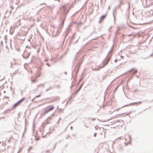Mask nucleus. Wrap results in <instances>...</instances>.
Wrapping results in <instances>:
<instances>
[{
    "instance_id": "1",
    "label": "nucleus",
    "mask_w": 153,
    "mask_h": 153,
    "mask_svg": "<svg viewBox=\"0 0 153 153\" xmlns=\"http://www.w3.org/2000/svg\"><path fill=\"white\" fill-rule=\"evenodd\" d=\"M113 43L112 46H111L110 51L108 53V55L106 56L104 61L102 62V63L103 65V66L101 67L100 65H99V68H95L94 69H92L93 70L98 71L100 69V68L103 67L105 65L107 64L108 62H109V61L111 59V57L112 52L111 51L113 49V48L114 46V44L115 43L114 39L113 40Z\"/></svg>"
},
{
    "instance_id": "2",
    "label": "nucleus",
    "mask_w": 153,
    "mask_h": 153,
    "mask_svg": "<svg viewBox=\"0 0 153 153\" xmlns=\"http://www.w3.org/2000/svg\"><path fill=\"white\" fill-rule=\"evenodd\" d=\"M60 9H62L63 12L62 14V17L63 18V19H62V17L61 18V19H62V21L61 22L60 25V28H62L65 21L66 15L69 12L70 9L67 10V7L66 6V5H64L60 7Z\"/></svg>"
},
{
    "instance_id": "3",
    "label": "nucleus",
    "mask_w": 153,
    "mask_h": 153,
    "mask_svg": "<svg viewBox=\"0 0 153 153\" xmlns=\"http://www.w3.org/2000/svg\"><path fill=\"white\" fill-rule=\"evenodd\" d=\"M83 61V56H82L78 60L77 62L75 67V68L74 70L72 71L71 73V75L73 77V74L76 75V76L78 70L81 64L82 63Z\"/></svg>"
},
{
    "instance_id": "4",
    "label": "nucleus",
    "mask_w": 153,
    "mask_h": 153,
    "mask_svg": "<svg viewBox=\"0 0 153 153\" xmlns=\"http://www.w3.org/2000/svg\"><path fill=\"white\" fill-rule=\"evenodd\" d=\"M25 97H23L21 100L18 101L13 106L12 109L16 108L22 102H23L25 100Z\"/></svg>"
},
{
    "instance_id": "5",
    "label": "nucleus",
    "mask_w": 153,
    "mask_h": 153,
    "mask_svg": "<svg viewBox=\"0 0 153 153\" xmlns=\"http://www.w3.org/2000/svg\"><path fill=\"white\" fill-rule=\"evenodd\" d=\"M118 1L120 2L119 4L118 5H117V6H116V7H115L114 8V10L113 12V16L114 17V11H116L117 9V8H120L122 4H123V3L122 1H121L120 0L119 1V0H118Z\"/></svg>"
},
{
    "instance_id": "6",
    "label": "nucleus",
    "mask_w": 153,
    "mask_h": 153,
    "mask_svg": "<svg viewBox=\"0 0 153 153\" xmlns=\"http://www.w3.org/2000/svg\"><path fill=\"white\" fill-rule=\"evenodd\" d=\"M54 106H52L51 107H49L48 108L47 110H45V111L42 114H41V116H42V115H44L46 113H48L49 111H51V110L53 109L54 108Z\"/></svg>"
},
{
    "instance_id": "7",
    "label": "nucleus",
    "mask_w": 153,
    "mask_h": 153,
    "mask_svg": "<svg viewBox=\"0 0 153 153\" xmlns=\"http://www.w3.org/2000/svg\"><path fill=\"white\" fill-rule=\"evenodd\" d=\"M107 14L106 13L105 14L102 16L100 18V21L99 22V23H100L101 21L103 20L106 17Z\"/></svg>"
},
{
    "instance_id": "8",
    "label": "nucleus",
    "mask_w": 153,
    "mask_h": 153,
    "mask_svg": "<svg viewBox=\"0 0 153 153\" xmlns=\"http://www.w3.org/2000/svg\"><path fill=\"white\" fill-rule=\"evenodd\" d=\"M141 102H142L141 101H140V102H135L131 103H130L129 104L126 105L125 106H123V107H124V106H129V105H134L135 104H141Z\"/></svg>"
},
{
    "instance_id": "9",
    "label": "nucleus",
    "mask_w": 153,
    "mask_h": 153,
    "mask_svg": "<svg viewBox=\"0 0 153 153\" xmlns=\"http://www.w3.org/2000/svg\"><path fill=\"white\" fill-rule=\"evenodd\" d=\"M128 71L131 72L132 74L133 75H134L136 73H137V70H134V69L133 68L129 70Z\"/></svg>"
},
{
    "instance_id": "10",
    "label": "nucleus",
    "mask_w": 153,
    "mask_h": 153,
    "mask_svg": "<svg viewBox=\"0 0 153 153\" xmlns=\"http://www.w3.org/2000/svg\"><path fill=\"white\" fill-rule=\"evenodd\" d=\"M82 85H81L79 86V88H78V89L75 92V94H76L78 93V92L80 90V89L82 86Z\"/></svg>"
},
{
    "instance_id": "11",
    "label": "nucleus",
    "mask_w": 153,
    "mask_h": 153,
    "mask_svg": "<svg viewBox=\"0 0 153 153\" xmlns=\"http://www.w3.org/2000/svg\"><path fill=\"white\" fill-rule=\"evenodd\" d=\"M79 56L78 54V52L75 55V57L74 59V60H76L77 59V58Z\"/></svg>"
},
{
    "instance_id": "12",
    "label": "nucleus",
    "mask_w": 153,
    "mask_h": 153,
    "mask_svg": "<svg viewBox=\"0 0 153 153\" xmlns=\"http://www.w3.org/2000/svg\"><path fill=\"white\" fill-rule=\"evenodd\" d=\"M30 55V54H29L28 55L26 56H23V58L25 59H27L28 58Z\"/></svg>"
},
{
    "instance_id": "13",
    "label": "nucleus",
    "mask_w": 153,
    "mask_h": 153,
    "mask_svg": "<svg viewBox=\"0 0 153 153\" xmlns=\"http://www.w3.org/2000/svg\"><path fill=\"white\" fill-rule=\"evenodd\" d=\"M31 81L32 82H35L36 81V79H32V77H31Z\"/></svg>"
},
{
    "instance_id": "14",
    "label": "nucleus",
    "mask_w": 153,
    "mask_h": 153,
    "mask_svg": "<svg viewBox=\"0 0 153 153\" xmlns=\"http://www.w3.org/2000/svg\"><path fill=\"white\" fill-rule=\"evenodd\" d=\"M51 119V116H49L46 119V120H48V121L50 120Z\"/></svg>"
},
{
    "instance_id": "15",
    "label": "nucleus",
    "mask_w": 153,
    "mask_h": 153,
    "mask_svg": "<svg viewBox=\"0 0 153 153\" xmlns=\"http://www.w3.org/2000/svg\"><path fill=\"white\" fill-rule=\"evenodd\" d=\"M118 149L119 150L122 151L123 149V147H122L120 146L119 148Z\"/></svg>"
},
{
    "instance_id": "16",
    "label": "nucleus",
    "mask_w": 153,
    "mask_h": 153,
    "mask_svg": "<svg viewBox=\"0 0 153 153\" xmlns=\"http://www.w3.org/2000/svg\"><path fill=\"white\" fill-rule=\"evenodd\" d=\"M45 123L46 124H48L49 123V121L48 120H45Z\"/></svg>"
},
{
    "instance_id": "17",
    "label": "nucleus",
    "mask_w": 153,
    "mask_h": 153,
    "mask_svg": "<svg viewBox=\"0 0 153 153\" xmlns=\"http://www.w3.org/2000/svg\"><path fill=\"white\" fill-rule=\"evenodd\" d=\"M44 86V84H40L37 87L38 88L39 87H40L41 86Z\"/></svg>"
},
{
    "instance_id": "18",
    "label": "nucleus",
    "mask_w": 153,
    "mask_h": 153,
    "mask_svg": "<svg viewBox=\"0 0 153 153\" xmlns=\"http://www.w3.org/2000/svg\"><path fill=\"white\" fill-rule=\"evenodd\" d=\"M145 101L147 102H152L153 101V99L151 100V101H148V100H147V101Z\"/></svg>"
},
{
    "instance_id": "19",
    "label": "nucleus",
    "mask_w": 153,
    "mask_h": 153,
    "mask_svg": "<svg viewBox=\"0 0 153 153\" xmlns=\"http://www.w3.org/2000/svg\"><path fill=\"white\" fill-rule=\"evenodd\" d=\"M74 35H73L72 36V38H71V41H72V40L73 39H74Z\"/></svg>"
},
{
    "instance_id": "20",
    "label": "nucleus",
    "mask_w": 153,
    "mask_h": 153,
    "mask_svg": "<svg viewBox=\"0 0 153 153\" xmlns=\"http://www.w3.org/2000/svg\"><path fill=\"white\" fill-rule=\"evenodd\" d=\"M41 94H39V95H37V96H36L35 97V98H37V97H40V96H41Z\"/></svg>"
},
{
    "instance_id": "21",
    "label": "nucleus",
    "mask_w": 153,
    "mask_h": 153,
    "mask_svg": "<svg viewBox=\"0 0 153 153\" xmlns=\"http://www.w3.org/2000/svg\"><path fill=\"white\" fill-rule=\"evenodd\" d=\"M52 88H51V87L50 88H47V89H46V91H48V90H49L51 89Z\"/></svg>"
},
{
    "instance_id": "22",
    "label": "nucleus",
    "mask_w": 153,
    "mask_h": 153,
    "mask_svg": "<svg viewBox=\"0 0 153 153\" xmlns=\"http://www.w3.org/2000/svg\"><path fill=\"white\" fill-rule=\"evenodd\" d=\"M54 115V113H53L51 114V115H50V116H51V117H53Z\"/></svg>"
},
{
    "instance_id": "23",
    "label": "nucleus",
    "mask_w": 153,
    "mask_h": 153,
    "mask_svg": "<svg viewBox=\"0 0 153 153\" xmlns=\"http://www.w3.org/2000/svg\"><path fill=\"white\" fill-rule=\"evenodd\" d=\"M68 34V32H66V35L65 36V38L64 39V40H65L66 37L67 36Z\"/></svg>"
},
{
    "instance_id": "24",
    "label": "nucleus",
    "mask_w": 153,
    "mask_h": 153,
    "mask_svg": "<svg viewBox=\"0 0 153 153\" xmlns=\"http://www.w3.org/2000/svg\"><path fill=\"white\" fill-rule=\"evenodd\" d=\"M128 10H129V9H130V4L129 2H128Z\"/></svg>"
},
{
    "instance_id": "25",
    "label": "nucleus",
    "mask_w": 153,
    "mask_h": 153,
    "mask_svg": "<svg viewBox=\"0 0 153 153\" xmlns=\"http://www.w3.org/2000/svg\"><path fill=\"white\" fill-rule=\"evenodd\" d=\"M32 146H30L29 147V149L28 150V151H29V150H30L32 149Z\"/></svg>"
},
{
    "instance_id": "26",
    "label": "nucleus",
    "mask_w": 153,
    "mask_h": 153,
    "mask_svg": "<svg viewBox=\"0 0 153 153\" xmlns=\"http://www.w3.org/2000/svg\"><path fill=\"white\" fill-rule=\"evenodd\" d=\"M131 143V141H129L128 142H127V143H126V145H128V144H129V143Z\"/></svg>"
},
{
    "instance_id": "27",
    "label": "nucleus",
    "mask_w": 153,
    "mask_h": 153,
    "mask_svg": "<svg viewBox=\"0 0 153 153\" xmlns=\"http://www.w3.org/2000/svg\"><path fill=\"white\" fill-rule=\"evenodd\" d=\"M46 65H47L49 67L50 66V65L48 63H46Z\"/></svg>"
},
{
    "instance_id": "28",
    "label": "nucleus",
    "mask_w": 153,
    "mask_h": 153,
    "mask_svg": "<svg viewBox=\"0 0 153 153\" xmlns=\"http://www.w3.org/2000/svg\"><path fill=\"white\" fill-rule=\"evenodd\" d=\"M9 110V109H7V110H6L5 111H4V113H7V111Z\"/></svg>"
},
{
    "instance_id": "29",
    "label": "nucleus",
    "mask_w": 153,
    "mask_h": 153,
    "mask_svg": "<svg viewBox=\"0 0 153 153\" xmlns=\"http://www.w3.org/2000/svg\"><path fill=\"white\" fill-rule=\"evenodd\" d=\"M96 135H97V133H95L94 134V137H96Z\"/></svg>"
},
{
    "instance_id": "30",
    "label": "nucleus",
    "mask_w": 153,
    "mask_h": 153,
    "mask_svg": "<svg viewBox=\"0 0 153 153\" xmlns=\"http://www.w3.org/2000/svg\"><path fill=\"white\" fill-rule=\"evenodd\" d=\"M56 88H60V86L59 85H56Z\"/></svg>"
},
{
    "instance_id": "31",
    "label": "nucleus",
    "mask_w": 153,
    "mask_h": 153,
    "mask_svg": "<svg viewBox=\"0 0 153 153\" xmlns=\"http://www.w3.org/2000/svg\"><path fill=\"white\" fill-rule=\"evenodd\" d=\"M102 0H100V2H101L100 6H102Z\"/></svg>"
},
{
    "instance_id": "32",
    "label": "nucleus",
    "mask_w": 153,
    "mask_h": 153,
    "mask_svg": "<svg viewBox=\"0 0 153 153\" xmlns=\"http://www.w3.org/2000/svg\"><path fill=\"white\" fill-rule=\"evenodd\" d=\"M129 139H130V140L129 141H131V136L130 135L129 136Z\"/></svg>"
},
{
    "instance_id": "33",
    "label": "nucleus",
    "mask_w": 153,
    "mask_h": 153,
    "mask_svg": "<svg viewBox=\"0 0 153 153\" xmlns=\"http://www.w3.org/2000/svg\"><path fill=\"white\" fill-rule=\"evenodd\" d=\"M60 119H60V118H59V119L58 120V121L57 122V123H59V121H60Z\"/></svg>"
},
{
    "instance_id": "34",
    "label": "nucleus",
    "mask_w": 153,
    "mask_h": 153,
    "mask_svg": "<svg viewBox=\"0 0 153 153\" xmlns=\"http://www.w3.org/2000/svg\"><path fill=\"white\" fill-rule=\"evenodd\" d=\"M118 59H116L114 60V61L115 62H117V61H118Z\"/></svg>"
},
{
    "instance_id": "35",
    "label": "nucleus",
    "mask_w": 153,
    "mask_h": 153,
    "mask_svg": "<svg viewBox=\"0 0 153 153\" xmlns=\"http://www.w3.org/2000/svg\"><path fill=\"white\" fill-rule=\"evenodd\" d=\"M0 44L1 45H3V41H1L0 42Z\"/></svg>"
},
{
    "instance_id": "36",
    "label": "nucleus",
    "mask_w": 153,
    "mask_h": 153,
    "mask_svg": "<svg viewBox=\"0 0 153 153\" xmlns=\"http://www.w3.org/2000/svg\"><path fill=\"white\" fill-rule=\"evenodd\" d=\"M92 120L93 121H94V120H96V119H95V118H92Z\"/></svg>"
},
{
    "instance_id": "37",
    "label": "nucleus",
    "mask_w": 153,
    "mask_h": 153,
    "mask_svg": "<svg viewBox=\"0 0 153 153\" xmlns=\"http://www.w3.org/2000/svg\"><path fill=\"white\" fill-rule=\"evenodd\" d=\"M39 140V139L37 138H35V140Z\"/></svg>"
},
{
    "instance_id": "38",
    "label": "nucleus",
    "mask_w": 153,
    "mask_h": 153,
    "mask_svg": "<svg viewBox=\"0 0 153 153\" xmlns=\"http://www.w3.org/2000/svg\"><path fill=\"white\" fill-rule=\"evenodd\" d=\"M120 120H117L115 122L116 123H117V122H119Z\"/></svg>"
},
{
    "instance_id": "39",
    "label": "nucleus",
    "mask_w": 153,
    "mask_h": 153,
    "mask_svg": "<svg viewBox=\"0 0 153 153\" xmlns=\"http://www.w3.org/2000/svg\"><path fill=\"white\" fill-rule=\"evenodd\" d=\"M49 151V150H47L46 152V153H48Z\"/></svg>"
},
{
    "instance_id": "40",
    "label": "nucleus",
    "mask_w": 153,
    "mask_h": 153,
    "mask_svg": "<svg viewBox=\"0 0 153 153\" xmlns=\"http://www.w3.org/2000/svg\"><path fill=\"white\" fill-rule=\"evenodd\" d=\"M153 56V53H152V54H151V55H150L149 56Z\"/></svg>"
},
{
    "instance_id": "41",
    "label": "nucleus",
    "mask_w": 153,
    "mask_h": 153,
    "mask_svg": "<svg viewBox=\"0 0 153 153\" xmlns=\"http://www.w3.org/2000/svg\"><path fill=\"white\" fill-rule=\"evenodd\" d=\"M73 127H72V126H71V127L70 128H71V130H72V129H73Z\"/></svg>"
},
{
    "instance_id": "42",
    "label": "nucleus",
    "mask_w": 153,
    "mask_h": 153,
    "mask_svg": "<svg viewBox=\"0 0 153 153\" xmlns=\"http://www.w3.org/2000/svg\"><path fill=\"white\" fill-rule=\"evenodd\" d=\"M112 28L111 27H110L108 29V30H109L110 29H111Z\"/></svg>"
},
{
    "instance_id": "43",
    "label": "nucleus",
    "mask_w": 153,
    "mask_h": 153,
    "mask_svg": "<svg viewBox=\"0 0 153 153\" xmlns=\"http://www.w3.org/2000/svg\"><path fill=\"white\" fill-rule=\"evenodd\" d=\"M78 41V39H77V40L76 41V42H75V43H76Z\"/></svg>"
},
{
    "instance_id": "44",
    "label": "nucleus",
    "mask_w": 153,
    "mask_h": 153,
    "mask_svg": "<svg viewBox=\"0 0 153 153\" xmlns=\"http://www.w3.org/2000/svg\"><path fill=\"white\" fill-rule=\"evenodd\" d=\"M130 79H128V81H127V82H129V81H130Z\"/></svg>"
},
{
    "instance_id": "45",
    "label": "nucleus",
    "mask_w": 153,
    "mask_h": 153,
    "mask_svg": "<svg viewBox=\"0 0 153 153\" xmlns=\"http://www.w3.org/2000/svg\"><path fill=\"white\" fill-rule=\"evenodd\" d=\"M110 6H109V7H108V10H109L110 9Z\"/></svg>"
},
{
    "instance_id": "46",
    "label": "nucleus",
    "mask_w": 153,
    "mask_h": 153,
    "mask_svg": "<svg viewBox=\"0 0 153 153\" xmlns=\"http://www.w3.org/2000/svg\"><path fill=\"white\" fill-rule=\"evenodd\" d=\"M64 73L65 74H67V72H64Z\"/></svg>"
},
{
    "instance_id": "47",
    "label": "nucleus",
    "mask_w": 153,
    "mask_h": 153,
    "mask_svg": "<svg viewBox=\"0 0 153 153\" xmlns=\"http://www.w3.org/2000/svg\"><path fill=\"white\" fill-rule=\"evenodd\" d=\"M34 99H35V98H34V99H33L31 101H33L34 100Z\"/></svg>"
},
{
    "instance_id": "48",
    "label": "nucleus",
    "mask_w": 153,
    "mask_h": 153,
    "mask_svg": "<svg viewBox=\"0 0 153 153\" xmlns=\"http://www.w3.org/2000/svg\"><path fill=\"white\" fill-rule=\"evenodd\" d=\"M27 47L28 48H30L29 47H28V46H26V48H27Z\"/></svg>"
},
{
    "instance_id": "49",
    "label": "nucleus",
    "mask_w": 153,
    "mask_h": 153,
    "mask_svg": "<svg viewBox=\"0 0 153 153\" xmlns=\"http://www.w3.org/2000/svg\"><path fill=\"white\" fill-rule=\"evenodd\" d=\"M84 126L86 127V128H88V127L86 126L85 125Z\"/></svg>"
},
{
    "instance_id": "50",
    "label": "nucleus",
    "mask_w": 153,
    "mask_h": 153,
    "mask_svg": "<svg viewBox=\"0 0 153 153\" xmlns=\"http://www.w3.org/2000/svg\"><path fill=\"white\" fill-rule=\"evenodd\" d=\"M87 1H86L85 2V4H87Z\"/></svg>"
},
{
    "instance_id": "51",
    "label": "nucleus",
    "mask_w": 153,
    "mask_h": 153,
    "mask_svg": "<svg viewBox=\"0 0 153 153\" xmlns=\"http://www.w3.org/2000/svg\"><path fill=\"white\" fill-rule=\"evenodd\" d=\"M25 39V38H24V39H22V40H24Z\"/></svg>"
},
{
    "instance_id": "52",
    "label": "nucleus",
    "mask_w": 153,
    "mask_h": 153,
    "mask_svg": "<svg viewBox=\"0 0 153 153\" xmlns=\"http://www.w3.org/2000/svg\"><path fill=\"white\" fill-rule=\"evenodd\" d=\"M28 41H30V39H28Z\"/></svg>"
},
{
    "instance_id": "53",
    "label": "nucleus",
    "mask_w": 153,
    "mask_h": 153,
    "mask_svg": "<svg viewBox=\"0 0 153 153\" xmlns=\"http://www.w3.org/2000/svg\"><path fill=\"white\" fill-rule=\"evenodd\" d=\"M72 87V85H71V86L70 87V88L71 89V88Z\"/></svg>"
},
{
    "instance_id": "54",
    "label": "nucleus",
    "mask_w": 153,
    "mask_h": 153,
    "mask_svg": "<svg viewBox=\"0 0 153 153\" xmlns=\"http://www.w3.org/2000/svg\"><path fill=\"white\" fill-rule=\"evenodd\" d=\"M114 119L115 118V117H112Z\"/></svg>"
},
{
    "instance_id": "55",
    "label": "nucleus",
    "mask_w": 153,
    "mask_h": 153,
    "mask_svg": "<svg viewBox=\"0 0 153 153\" xmlns=\"http://www.w3.org/2000/svg\"><path fill=\"white\" fill-rule=\"evenodd\" d=\"M10 88H11V89H12V88L11 86L10 87Z\"/></svg>"
},
{
    "instance_id": "56",
    "label": "nucleus",
    "mask_w": 153,
    "mask_h": 153,
    "mask_svg": "<svg viewBox=\"0 0 153 153\" xmlns=\"http://www.w3.org/2000/svg\"><path fill=\"white\" fill-rule=\"evenodd\" d=\"M68 137H69V136H68V137H66V138L67 139H68Z\"/></svg>"
},
{
    "instance_id": "57",
    "label": "nucleus",
    "mask_w": 153,
    "mask_h": 153,
    "mask_svg": "<svg viewBox=\"0 0 153 153\" xmlns=\"http://www.w3.org/2000/svg\"><path fill=\"white\" fill-rule=\"evenodd\" d=\"M68 137H69V136H68V137H66V138L67 139H68Z\"/></svg>"
},
{
    "instance_id": "58",
    "label": "nucleus",
    "mask_w": 153,
    "mask_h": 153,
    "mask_svg": "<svg viewBox=\"0 0 153 153\" xmlns=\"http://www.w3.org/2000/svg\"><path fill=\"white\" fill-rule=\"evenodd\" d=\"M121 57L122 58H123V56H121Z\"/></svg>"
},
{
    "instance_id": "59",
    "label": "nucleus",
    "mask_w": 153,
    "mask_h": 153,
    "mask_svg": "<svg viewBox=\"0 0 153 153\" xmlns=\"http://www.w3.org/2000/svg\"><path fill=\"white\" fill-rule=\"evenodd\" d=\"M113 82V81H112V82L110 83V84H111V83L112 82Z\"/></svg>"
},
{
    "instance_id": "60",
    "label": "nucleus",
    "mask_w": 153,
    "mask_h": 153,
    "mask_svg": "<svg viewBox=\"0 0 153 153\" xmlns=\"http://www.w3.org/2000/svg\"><path fill=\"white\" fill-rule=\"evenodd\" d=\"M16 71H15V72L14 73V74H15V73H16Z\"/></svg>"
},
{
    "instance_id": "61",
    "label": "nucleus",
    "mask_w": 153,
    "mask_h": 153,
    "mask_svg": "<svg viewBox=\"0 0 153 153\" xmlns=\"http://www.w3.org/2000/svg\"><path fill=\"white\" fill-rule=\"evenodd\" d=\"M147 110V109H146L145 110H144V111H145V110Z\"/></svg>"
},
{
    "instance_id": "62",
    "label": "nucleus",
    "mask_w": 153,
    "mask_h": 153,
    "mask_svg": "<svg viewBox=\"0 0 153 153\" xmlns=\"http://www.w3.org/2000/svg\"><path fill=\"white\" fill-rule=\"evenodd\" d=\"M119 109V108H118L117 109V110H118Z\"/></svg>"
},
{
    "instance_id": "63",
    "label": "nucleus",
    "mask_w": 153,
    "mask_h": 153,
    "mask_svg": "<svg viewBox=\"0 0 153 153\" xmlns=\"http://www.w3.org/2000/svg\"><path fill=\"white\" fill-rule=\"evenodd\" d=\"M12 67V66L11 65L10 66V67Z\"/></svg>"
},
{
    "instance_id": "64",
    "label": "nucleus",
    "mask_w": 153,
    "mask_h": 153,
    "mask_svg": "<svg viewBox=\"0 0 153 153\" xmlns=\"http://www.w3.org/2000/svg\"><path fill=\"white\" fill-rule=\"evenodd\" d=\"M4 93H5V91H4Z\"/></svg>"
}]
</instances>
